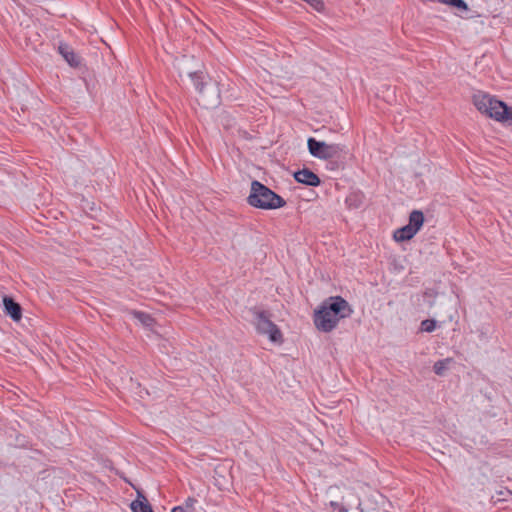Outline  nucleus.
I'll return each mask as SVG.
<instances>
[{
  "label": "nucleus",
  "instance_id": "6e6552de",
  "mask_svg": "<svg viewBox=\"0 0 512 512\" xmlns=\"http://www.w3.org/2000/svg\"><path fill=\"white\" fill-rule=\"evenodd\" d=\"M192 61H193V59L183 56L182 58L176 60L175 66L179 72L180 77H183L184 75H186L194 83L202 78H205V76L202 72H198V71L191 69L190 63Z\"/></svg>",
  "mask_w": 512,
  "mask_h": 512
},
{
  "label": "nucleus",
  "instance_id": "20e7f679",
  "mask_svg": "<svg viewBox=\"0 0 512 512\" xmlns=\"http://www.w3.org/2000/svg\"><path fill=\"white\" fill-rule=\"evenodd\" d=\"M340 489L338 487H330L328 494L333 498L329 501V505L333 510L338 509L339 512H380L377 508L359 509L360 501L350 490L345 489L344 493L338 497Z\"/></svg>",
  "mask_w": 512,
  "mask_h": 512
},
{
  "label": "nucleus",
  "instance_id": "4468645a",
  "mask_svg": "<svg viewBox=\"0 0 512 512\" xmlns=\"http://www.w3.org/2000/svg\"><path fill=\"white\" fill-rule=\"evenodd\" d=\"M415 234L416 232H414L413 229L407 224L397 229L393 234V238L397 242H403L410 240L411 238L414 237Z\"/></svg>",
  "mask_w": 512,
  "mask_h": 512
},
{
  "label": "nucleus",
  "instance_id": "f3484780",
  "mask_svg": "<svg viewBox=\"0 0 512 512\" xmlns=\"http://www.w3.org/2000/svg\"><path fill=\"white\" fill-rule=\"evenodd\" d=\"M439 2L450 5L460 10H467V4L463 0H439Z\"/></svg>",
  "mask_w": 512,
  "mask_h": 512
},
{
  "label": "nucleus",
  "instance_id": "9d476101",
  "mask_svg": "<svg viewBox=\"0 0 512 512\" xmlns=\"http://www.w3.org/2000/svg\"><path fill=\"white\" fill-rule=\"evenodd\" d=\"M58 52L71 67H78L80 65V57L69 45L60 43Z\"/></svg>",
  "mask_w": 512,
  "mask_h": 512
},
{
  "label": "nucleus",
  "instance_id": "0eeeda50",
  "mask_svg": "<svg viewBox=\"0 0 512 512\" xmlns=\"http://www.w3.org/2000/svg\"><path fill=\"white\" fill-rule=\"evenodd\" d=\"M254 315V323L257 332L263 335H268L272 342L281 343L282 333L279 328L271 321L269 315L264 311H255Z\"/></svg>",
  "mask_w": 512,
  "mask_h": 512
},
{
  "label": "nucleus",
  "instance_id": "6ab92c4d",
  "mask_svg": "<svg viewBox=\"0 0 512 512\" xmlns=\"http://www.w3.org/2000/svg\"><path fill=\"white\" fill-rule=\"evenodd\" d=\"M196 503V499L194 498H187V500L185 501V509H194V504Z\"/></svg>",
  "mask_w": 512,
  "mask_h": 512
},
{
  "label": "nucleus",
  "instance_id": "2eb2a0df",
  "mask_svg": "<svg viewBox=\"0 0 512 512\" xmlns=\"http://www.w3.org/2000/svg\"><path fill=\"white\" fill-rule=\"evenodd\" d=\"M132 315L145 327L150 328L154 324V319L151 317V315L145 312L133 311Z\"/></svg>",
  "mask_w": 512,
  "mask_h": 512
},
{
  "label": "nucleus",
  "instance_id": "f257e3e1",
  "mask_svg": "<svg viewBox=\"0 0 512 512\" xmlns=\"http://www.w3.org/2000/svg\"><path fill=\"white\" fill-rule=\"evenodd\" d=\"M349 303L340 296L329 297L314 312V324L322 332H331L341 319L352 314Z\"/></svg>",
  "mask_w": 512,
  "mask_h": 512
},
{
  "label": "nucleus",
  "instance_id": "f03ea898",
  "mask_svg": "<svg viewBox=\"0 0 512 512\" xmlns=\"http://www.w3.org/2000/svg\"><path fill=\"white\" fill-rule=\"evenodd\" d=\"M473 103L479 112L496 121L506 122L512 119V110L504 102L487 93L476 92L473 95Z\"/></svg>",
  "mask_w": 512,
  "mask_h": 512
},
{
  "label": "nucleus",
  "instance_id": "423d86ee",
  "mask_svg": "<svg viewBox=\"0 0 512 512\" xmlns=\"http://www.w3.org/2000/svg\"><path fill=\"white\" fill-rule=\"evenodd\" d=\"M307 146L310 154L319 159H332L339 157L341 153L345 152V146L339 143L328 144L324 141H318L310 137L307 140Z\"/></svg>",
  "mask_w": 512,
  "mask_h": 512
},
{
  "label": "nucleus",
  "instance_id": "dca6fc26",
  "mask_svg": "<svg viewBox=\"0 0 512 512\" xmlns=\"http://www.w3.org/2000/svg\"><path fill=\"white\" fill-rule=\"evenodd\" d=\"M452 361V359L450 358H446V359H443V360H439L437 361L434 366H433V370L435 372V374L437 375H443L446 368H447V365Z\"/></svg>",
  "mask_w": 512,
  "mask_h": 512
},
{
  "label": "nucleus",
  "instance_id": "9b49d317",
  "mask_svg": "<svg viewBox=\"0 0 512 512\" xmlns=\"http://www.w3.org/2000/svg\"><path fill=\"white\" fill-rule=\"evenodd\" d=\"M3 303L6 314L9 315L14 321H19L22 317L21 306L12 298L7 296L3 298Z\"/></svg>",
  "mask_w": 512,
  "mask_h": 512
},
{
  "label": "nucleus",
  "instance_id": "ddd939ff",
  "mask_svg": "<svg viewBox=\"0 0 512 512\" xmlns=\"http://www.w3.org/2000/svg\"><path fill=\"white\" fill-rule=\"evenodd\" d=\"M424 223V215L420 210H413L409 215L408 225L413 229L414 232H418Z\"/></svg>",
  "mask_w": 512,
  "mask_h": 512
},
{
  "label": "nucleus",
  "instance_id": "a211bd4d",
  "mask_svg": "<svg viewBox=\"0 0 512 512\" xmlns=\"http://www.w3.org/2000/svg\"><path fill=\"white\" fill-rule=\"evenodd\" d=\"M436 328V321L433 319H426L421 322V330L425 332H433Z\"/></svg>",
  "mask_w": 512,
  "mask_h": 512
},
{
  "label": "nucleus",
  "instance_id": "7ed1b4c3",
  "mask_svg": "<svg viewBox=\"0 0 512 512\" xmlns=\"http://www.w3.org/2000/svg\"><path fill=\"white\" fill-rule=\"evenodd\" d=\"M247 202L252 207L264 210L278 209L286 205V201L280 195L257 180L251 183Z\"/></svg>",
  "mask_w": 512,
  "mask_h": 512
},
{
  "label": "nucleus",
  "instance_id": "39448f33",
  "mask_svg": "<svg viewBox=\"0 0 512 512\" xmlns=\"http://www.w3.org/2000/svg\"><path fill=\"white\" fill-rule=\"evenodd\" d=\"M198 91L197 101L206 109L215 108L220 103V91L216 82H205L204 78L193 83Z\"/></svg>",
  "mask_w": 512,
  "mask_h": 512
},
{
  "label": "nucleus",
  "instance_id": "f8f14e48",
  "mask_svg": "<svg viewBox=\"0 0 512 512\" xmlns=\"http://www.w3.org/2000/svg\"><path fill=\"white\" fill-rule=\"evenodd\" d=\"M137 494V499L132 501L130 504L132 512H154L145 496L142 495V493L139 491L137 492Z\"/></svg>",
  "mask_w": 512,
  "mask_h": 512
},
{
  "label": "nucleus",
  "instance_id": "1a4fd4ad",
  "mask_svg": "<svg viewBox=\"0 0 512 512\" xmlns=\"http://www.w3.org/2000/svg\"><path fill=\"white\" fill-rule=\"evenodd\" d=\"M294 178L297 182L309 186H318L320 184L319 177L309 169H302L297 171L294 174Z\"/></svg>",
  "mask_w": 512,
  "mask_h": 512
},
{
  "label": "nucleus",
  "instance_id": "aec40b11",
  "mask_svg": "<svg viewBox=\"0 0 512 512\" xmlns=\"http://www.w3.org/2000/svg\"><path fill=\"white\" fill-rule=\"evenodd\" d=\"M172 512H186V509L184 506H176L172 509Z\"/></svg>",
  "mask_w": 512,
  "mask_h": 512
}]
</instances>
